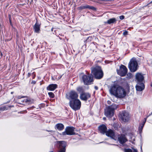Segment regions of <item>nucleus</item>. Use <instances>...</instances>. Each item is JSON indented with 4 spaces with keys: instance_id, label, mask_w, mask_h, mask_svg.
Instances as JSON below:
<instances>
[{
    "instance_id": "33",
    "label": "nucleus",
    "mask_w": 152,
    "mask_h": 152,
    "mask_svg": "<svg viewBox=\"0 0 152 152\" xmlns=\"http://www.w3.org/2000/svg\"><path fill=\"white\" fill-rule=\"evenodd\" d=\"M9 19H10V25L11 26H12V23L11 21V20L10 17V16H9Z\"/></svg>"
},
{
    "instance_id": "26",
    "label": "nucleus",
    "mask_w": 152,
    "mask_h": 152,
    "mask_svg": "<svg viewBox=\"0 0 152 152\" xmlns=\"http://www.w3.org/2000/svg\"><path fill=\"white\" fill-rule=\"evenodd\" d=\"M48 94L51 98H53L54 97V95L52 92H49L48 93Z\"/></svg>"
},
{
    "instance_id": "37",
    "label": "nucleus",
    "mask_w": 152,
    "mask_h": 152,
    "mask_svg": "<svg viewBox=\"0 0 152 152\" xmlns=\"http://www.w3.org/2000/svg\"><path fill=\"white\" fill-rule=\"evenodd\" d=\"M103 119L104 120H105V119H106V118H105V117H104V118H103Z\"/></svg>"
},
{
    "instance_id": "36",
    "label": "nucleus",
    "mask_w": 152,
    "mask_h": 152,
    "mask_svg": "<svg viewBox=\"0 0 152 152\" xmlns=\"http://www.w3.org/2000/svg\"><path fill=\"white\" fill-rule=\"evenodd\" d=\"M94 88H95L96 90H97V89H98V87L97 86H95L94 87Z\"/></svg>"
},
{
    "instance_id": "13",
    "label": "nucleus",
    "mask_w": 152,
    "mask_h": 152,
    "mask_svg": "<svg viewBox=\"0 0 152 152\" xmlns=\"http://www.w3.org/2000/svg\"><path fill=\"white\" fill-rule=\"evenodd\" d=\"M90 97V95L88 93H84L80 96V99L83 100H86L87 99Z\"/></svg>"
},
{
    "instance_id": "8",
    "label": "nucleus",
    "mask_w": 152,
    "mask_h": 152,
    "mask_svg": "<svg viewBox=\"0 0 152 152\" xmlns=\"http://www.w3.org/2000/svg\"><path fill=\"white\" fill-rule=\"evenodd\" d=\"M118 74L121 76H124L126 75L127 72V69L124 65H122L120 66V69L117 70Z\"/></svg>"
},
{
    "instance_id": "19",
    "label": "nucleus",
    "mask_w": 152,
    "mask_h": 152,
    "mask_svg": "<svg viewBox=\"0 0 152 152\" xmlns=\"http://www.w3.org/2000/svg\"><path fill=\"white\" fill-rule=\"evenodd\" d=\"M40 24H38L37 22L34 26V31L37 33H39L40 31Z\"/></svg>"
},
{
    "instance_id": "3",
    "label": "nucleus",
    "mask_w": 152,
    "mask_h": 152,
    "mask_svg": "<svg viewBox=\"0 0 152 152\" xmlns=\"http://www.w3.org/2000/svg\"><path fill=\"white\" fill-rule=\"evenodd\" d=\"M117 106L115 104L108 107L105 110V115L107 117H111L114 115V110L117 108Z\"/></svg>"
},
{
    "instance_id": "4",
    "label": "nucleus",
    "mask_w": 152,
    "mask_h": 152,
    "mask_svg": "<svg viewBox=\"0 0 152 152\" xmlns=\"http://www.w3.org/2000/svg\"><path fill=\"white\" fill-rule=\"evenodd\" d=\"M69 105L71 108L75 110H79L81 107V102L78 99L70 100Z\"/></svg>"
},
{
    "instance_id": "35",
    "label": "nucleus",
    "mask_w": 152,
    "mask_h": 152,
    "mask_svg": "<svg viewBox=\"0 0 152 152\" xmlns=\"http://www.w3.org/2000/svg\"><path fill=\"white\" fill-rule=\"evenodd\" d=\"M31 74L30 73H28L27 75V76L28 77H29L30 76Z\"/></svg>"
},
{
    "instance_id": "2",
    "label": "nucleus",
    "mask_w": 152,
    "mask_h": 152,
    "mask_svg": "<svg viewBox=\"0 0 152 152\" xmlns=\"http://www.w3.org/2000/svg\"><path fill=\"white\" fill-rule=\"evenodd\" d=\"M91 72L96 79H101L103 76V72L99 66H97L91 68Z\"/></svg>"
},
{
    "instance_id": "9",
    "label": "nucleus",
    "mask_w": 152,
    "mask_h": 152,
    "mask_svg": "<svg viewBox=\"0 0 152 152\" xmlns=\"http://www.w3.org/2000/svg\"><path fill=\"white\" fill-rule=\"evenodd\" d=\"M56 144L58 146L60 149L59 152H65L66 149L65 147L66 145V142L64 141H57Z\"/></svg>"
},
{
    "instance_id": "10",
    "label": "nucleus",
    "mask_w": 152,
    "mask_h": 152,
    "mask_svg": "<svg viewBox=\"0 0 152 152\" xmlns=\"http://www.w3.org/2000/svg\"><path fill=\"white\" fill-rule=\"evenodd\" d=\"M78 95L77 92L75 91H71L67 95V99H70L72 100L78 99L77 98Z\"/></svg>"
},
{
    "instance_id": "25",
    "label": "nucleus",
    "mask_w": 152,
    "mask_h": 152,
    "mask_svg": "<svg viewBox=\"0 0 152 152\" xmlns=\"http://www.w3.org/2000/svg\"><path fill=\"white\" fill-rule=\"evenodd\" d=\"M77 90L79 92H81L83 90V88L81 87H79L77 88Z\"/></svg>"
},
{
    "instance_id": "24",
    "label": "nucleus",
    "mask_w": 152,
    "mask_h": 152,
    "mask_svg": "<svg viewBox=\"0 0 152 152\" xmlns=\"http://www.w3.org/2000/svg\"><path fill=\"white\" fill-rule=\"evenodd\" d=\"M7 110V108L6 106H4L0 108V111H4Z\"/></svg>"
},
{
    "instance_id": "6",
    "label": "nucleus",
    "mask_w": 152,
    "mask_h": 152,
    "mask_svg": "<svg viewBox=\"0 0 152 152\" xmlns=\"http://www.w3.org/2000/svg\"><path fill=\"white\" fill-rule=\"evenodd\" d=\"M82 79L84 84L89 85L93 81V77L92 75H88V76L84 75L82 77Z\"/></svg>"
},
{
    "instance_id": "16",
    "label": "nucleus",
    "mask_w": 152,
    "mask_h": 152,
    "mask_svg": "<svg viewBox=\"0 0 152 152\" xmlns=\"http://www.w3.org/2000/svg\"><path fill=\"white\" fill-rule=\"evenodd\" d=\"M136 88L137 91H141L144 88V84L142 83L137 84L136 86Z\"/></svg>"
},
{
    "instance_id": "21",
    "label": "nucleus",
    "mask_w": 152,
    "mask_h": 152,
    "mask_svg": "<svg viewBox=\"0 0 152 152\" xmlns=\"http://www.w3.org/2000/svg\"><path fill=\"white\" fill-rule=\"evenodd\" d=\"M18 101L19 102L18 103L19 104L25 105V104H24V102L26 103H28L30 102V100L27 98H25L21 100L20 102H19V101Z\"/></svg>"
},
{
    "instance_id": "1",
    "label": "nucleus",
    "mask_w": 152,
    "mask_h": 152,
    "mask_svg": "<svg viewBox=\"0 0 152 152\" xmlns=\"http://www.w3.org/2000/svg\"><path fill=\"white\" fill-rule=\"evenodd\" d=\"M109 91L110 94L119 98H123L126 95V91L123 88L115 85L110 86Z\"/></svg>"
},
{
    "instance_id": "15",
    "label": "nucleus",
    "mask_w": 152,
    "mask_h": 152,
    "mask_svg": "<svg viewBox=\"0 0 152 152\" xmlns=\"http://www.w3.org/2000/svg\"><path fill=\"white\" fill-rule=\"evenodd\" d=\"M107 128L104 125H102L99 127V130L100 132L102 133H106Z\"/></svg>"
},
{
    "instance_id": "20",
    "label": "nucleus",
    "mask_w": 152,
    "mask_h": 152,
    "mask_svg": "<svg viewBox=\"0 0 152 152\" xmlns=\"http://www.w3.org/2000/svg\"><path fill=\"white\" fill-rule=\"evenodd\" d=\"M55 127L58 130H61L64 129V126L62 124L59 123L56 124L55 126Z\"/></svg>"
},
{
    "instance_id": "27",
    "label": "nucleus",
    "mask_w": 152,
    "mask_h": 152,
    "mask_svg": "<svg viewBox=\"0 0 152 152\" xmlns=\"http://www.w3.org/2000/svg\"><path fill=\"white\" fill-rule=\"evenodd\" d=\"M125 152H132V150L130 149H125L124 150Z\"/></svg>"
},
{
    "instance_id": "32",
    "label": "nucleus",
    "mask_w": 152,
    "mask_h": 152,
    "mask_svg": "<svg viewBox=\"0 0 152 152\" xmlns=\"http://www.w3.org/2000/svg\"><path fill=\"white\" fill-rule=\"evenodd\" d=\"M132 149L133 150V152H138L137 151L136 149H135L133 148H132Z\"/></svg>"
},
{
    "instance_id": "23",
    "label": "nucleus",
    "mask_w": 152,
    "mask_h": 152,
    "mask_svg": "<svg viewBox=\"0 0 152 152\" xmlns=\"http://www.w3.org/2000/svg\"><path fill=\"white\" fill-rule=\"evenodd\" d=\"M81 7V8L82 9L85 8H89L90 9H92L93 10H96L95 8L94 7L92 6H90L88 5L84 6Z\"/></svg>"
},
{
    "instance_id": "29",
    "label": "nucleus",
    "mask_w": 152,
    "mask_h": 152,
    "mask_svg": "<svg viewBox=\"0 0 152 152\" xmlns=\"http://www.w3.org/2000/svg\"><path fill=\"white\" fill-rule=\"evenodd\" d=\"M128 32L127 31L125 30L123 33V35H126L128 34Z\"/></svg>"
},
{
    "instance_id": "17",
    "label": "nucleus",
    "mask_w": 152,
    "mask_h": 152,
    "mask_svg": "<svg viewBox=\"0 0 152 152\" xmlns=\"http://www.w3.org/2000/svg\"><path fill=\"white\" fill-rule=\"evenodd\" d=\"M57 85L56 84H51L48 86L47 87V89L48 90L53 91L56 89L57 88Z\"/></svg>"
},
{
    "instance_id": "38",
    "label": "nucleus",
    "mask_w": 152,
    "mask_h": 152,
    "mask_svg": "<svg viewBox=\"0 0 152 152\" xmlns=\"http://www.w3.org/2000/svg\"><path fill=\"white\" fill-rule=\"evenodd\" d=\"M33 82L32 81V83ZM35 81H34L33 82V83H34L35 84Z\"/></svg>"
},
{
    "instance_id": "22",
    "label": "nucleus",
    "mask_w": 152,
    "mask_h": 152,
    "mask_svg": "<svg viewBox=\"0 0 152 152\" xmlns=\"http://www.w3.org/2000/svg\"><path fill=\"white\" fill-rule=\"evenodd\" d=\"M116 21V20L115 18H111L108 20L107 22H105V23H107L108 24L115 23Z\"/></svg>"
},
{
    "instance_id": "18",
    "label": "nucleus",
    "mask_w": 152,
    "mask_h": 152,
    "mask_svg": "<svg viewBox=\"0 0 152 152\" xmlns=\"http://www.w3.org/2000/svg\"><path fill=\"white\" fill-rule=\"evenodd\" d=\"M106 135L109 137H110L113 138H114V133L113 131L111 130H109L106 132Z\"/></svg>"
},
{
    "instance_id": "11",
    "label": "nucleus",
    "mask_w": 152,
    "mask_h": 152,
    "mask_svg": "<svg viewBox=\"0 0 152 152\" xmlns=\"http://www.w3.org/2000/svg\"><path fill=\"white\" fill-rule=\"evenodd\" d=\"M120 118L123 121L127 122L129 119V114L127 112H123L121 114Z\"/></svg>"
},
{
    "instance_id": "12",
    "label": "nucleus",
    "mask_w": 152,
    "mask_h": 152,
    "mask_svg": "<svg viewBox=\"0 0 152 152\" xmlns=\"http://www.w3.org/2000/svg\"><path fill=\"white\" fill-rule=\"evenodd\" d=\"M118 138L121 144L124 143L127 141V139L124 135H119L118 136Z\"/></svg>"
},
{
    "instance_id": "14",
    "label": "nucleus",
    "mask_w": 152,
    "mask_h": 152,
    "mask_svg": "<svg viewBox=\"0 0 152 152\" xmlns=\"http://www.w3.org/2000/svg\"><path fill=\"white\" fill-rule=\"evenodd\" d=\"M136 78L139 83L142 82L144 80V77L140 73H137L136 74Z\"/></svg>"
},
{
    "instance_id": "28",
    "label": "nucleus",
    "mask_w": 152,
    "mask_h": 152,
    "mask_svg": "<svg viewBox=\"0 0 152 152\" xmlns=\"http://www.w3.org/2000/svg\"><path fill=\"white\" fill-rule=\"evenodd\" d=\"M132 74L130 73H128V74H127V78H132Z\"/></svg>"
},
{
    "instance_id": "7",
    "label": "nucleus",
    "mask_w": 152,
    "mask_h": 152,
    "mask_svg": "<svg viewBox=\"0 0 152 152\" xmlns=\"http://www.w3.org/2000/svg\"><path fill=\"white\" fill-rule=\"evenodd\" d=\"M75 128L73 127H67L66 128L65 131L62 133V134L63 135L75 134Z\"/></svg>"
},
{
    "instance_id": "34",
    "label": "nucleus",
    "mask_w": 152,
    "mask_h": 152,
    "mask_svg": "<svg viewBox=\"0 0 152 152\" xmlns=\"http://www.w3.org/2000/svg\"><path fill=\"white\" fill-rule=\"evenodd\" d=\"M23 97H21L20 96H19L18 97V99H20L21 98H22Z\"/></svg>"
},
{
    "instance_id": "5",
    "label": "nucleus",
    "mask_w": 152,
    "mask_h": 152,
    "mask_svg": "<svg viewBox=\"0 0 152 152\" xmlns=\"http://www.w3.org/2000/svg\"><path fill=\"white\" fill-rule=\"evenodd\" d=\"M138 64L135 58H132L130 61L129 64V68L130 71L134 72L137 69Z\"/></svg>"
},
{
    "instance_id": "39",
    "label": "nucleus",
    "mask_w": 152,
    "mask_h": 152,
    "mask_svg": "<svg viewBox=\"0 0 152 152\" xmlns=\"http://www.w3.org/2000/svg\"><path fill=\"white\" fill-rule=\"evenodd\" d=\"M110 102V101H108V104H109Z\"/></svg>"
},
{
    "instance_id": "30",
    "label": "nucleus",
    "mask_w": 152,
    "mask_h": 152,
    "mask_svg": "<svg viewBox=\"0 0 152 152\" xmlns=\"http://www.w3.org/2000/svg\"><path fill=\"white\" fill-rule=\"evenodd\" d=\"M145 122H144V124L142 125L141 126V127H139V130H140V131H142V128H143V126H144V124H145Z\"/></svg>"
},
{
    "instance_id": "31",
    "label": "nucleus",
    "mask_w": 152,
    "mask_h": 152,
    "mask_svg": "<svg viewBox=\"0 0 152 152\" xmlns=\"http://www.w3.org/2000/svg\"><path fill=\"white\" fill-rule=\"evenodd\" d=\"M119 18L121 20H123L124 18V16L123 15H121L119 17Z\"/></svg>"
}]
</instances>
